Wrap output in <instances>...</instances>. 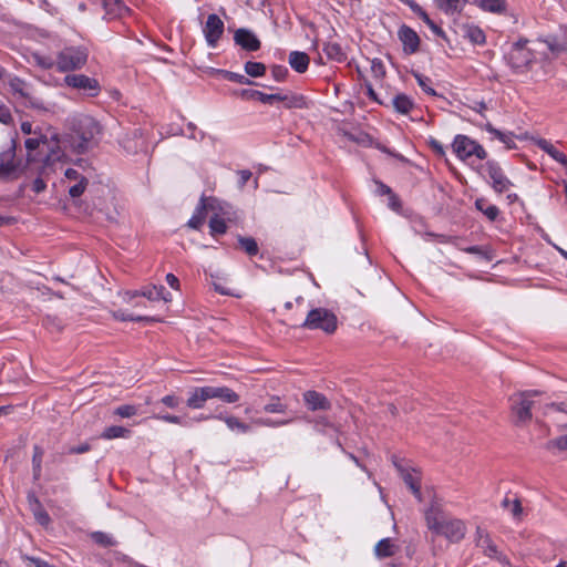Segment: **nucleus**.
Masks as SVG:
<instances>
[{
    "mask_svg": "<svg viewBox=\"0 0 567 567\" xmlns=\"http://www.w3.org/2000/svg\"><path fill=\"white\" fill-rule=\"evenodd\" d=\"M475 542L476 546L482 549L486 557L496 559L504 567H509V560L505 555L498 551L496 544L486 529L482 527L476 528Z\"/></svg>",
    "mask_w": 567,
    "mask_h": 567,
    "instance_id": "6e6552de",
    "label": "nucleus"
},
{
    "mask_svg": "<svg viewBox=\"0 0 567 567\" xmlns=\"http://www.w3.org/2000/svg\"><path fill=\"white\" fill-rule=\"evenodd\" d=\"M214 72L217 74H220L224 79H226L230 82H235V83H239V84H248V85L255 84L251 80H249L244 74L235 73L231 71H227V70H214Z\"/></svg>",
    "mask_w": 567,
    "mask_h": 567,
    "instance_id": "ea45409f",
    "label": "nucleus"
},
{
    "mask_svg": "<svg viewBox=\"0 0 567 567\" xmlns=\"http://www.w3.org/2000/svg\"><path fill=\"white\" fill-rule=\"evenodd\" d=\"M219 420H224V422L226 423L227 427L231 431H237V432H240V433H247L249 432L250 430V426L244 422H241L238 417L236 416H217Z\"/></svg>",
    "mask_w": 567,
    "mask_h": 567,
    "instance_id": "58836bf2",
    "label": "nucleus"
},
{
    "mask_svg": "<svg viewBox=\"0 0 567 567\" xmlns=\"http://www.w3.org/2000/svg\"><path fill=\"white\" fill-rule=\"evenodd\" d=\"M16 141L12 138L10 145L0 152V181H14L21 175V161L17 158Z\"/></svg>",
    "mask_w": 567,
    "mask_h": 567,
    "instance_id": "423d86ee",
    "label": "nucleus"
},
{
    "mask_svg": "<svg viewBox=\"0 0 567 567\" xmlns=\"http://www.w3.org/2000/svg\"><path fill=\"white\" fill-rule=\"evenodd\" d=\"M452 148L461 161H465L472 156H476L478 159H485L487 157V152L481 144L463 134H458L454 137Z\"/></svg>",
    "mask_w": 567,
    "mask_h": 567,
    "instance_id": "0eeeda50",
    "label": "nucleus"
},
{
    "mask_svg": "<svg viewBox=\"0 0 567 567\" xmlns=\"http://www.w3.org/2000/svg\"><path fill=\"white\" fill-rule=\"evenodd\" d=\"M371 72L373 76L379 80L385 76V66L380 59L371 60Z\"/></svg>",
    "mask_w": 567,
    "mask_h": 567,
    "instance_id": "603ef678",
    "label": "nucleus"
},
{
    "mask_svg": "<svg viewBox=\"0 0 567 567\" xmlns=\"http://www.w3.org/2000/svg\"><path fill=\"white\" fill-rule=\"evenodd\" d=\"M287 405L281 403L278 396H272L270 402L264 406V411L267 413H285Z\"/></svg>",
    "mask_w": 567,
    "mask_h": 567,
    "instance_id": "de8ad7c7",
    "label": "nucleus"
},
{
    "mask_svg": "<svg viewBox=\"0 0 567 567\" xmlns=\"http://www.w3.org/2000/svg\"><path fill=\"white\" fill-rule=\"evenodd\" d=\"M137 413V409L135 405L123 404L115 409L114 414L121 417H131Z\"/></svg>",
    "mask_w": 567,
    "mask_h": 567,
    "instance_id": "864d4df0",
    "label": "nucleus"
},
{
    "mask_svg": "<svg viewBox=\"0 0 567 567\" xmlns=\"http://www.w3.org/2000/svg\"><path fill=\"white\" fill-rule=\"evenodd\" d=\"M95 2L104 9L103 19L106 21L122 19L131 11L123 0H95Z\"/></svg>",
    "mask_w": 567,
    "mask_h": 567,
    "instance_id": "4468645a",
    "label": "nucleus"
},
{
    "mask_svg": "<svg viewBox=\"0 0 567 567\" xmlns=\"http://www.w3.org/2000/svg\"><path fill=\"white\" fill-rule=\"evenodd\" d=\"M212 399L210 385L196 386L188 392L186 405L193 410H199L205 406V403Z\"/></svg>",
    "mask_w": 567,
    "mask_h": 567,
    "instance_id": "a211bd4d",
    "label": "nucleus"
},
{
    "mask_svg": "<svg viewBox=\"0 0 567 567\" xmlns=\"http://www.w3.org/2000/svg\"><path fill=\"white\" fill-rule=\"evenodd\" d=\"M208 209L213 212L221 210V203L215 197H205L203 195L187 226L193 229H200L206 220Z\"/></svg>",
    "mask_w": 567,
    "mask_h": 567,
    "instance_id": "1a4fd4ad",
    "label": "nucleus"
},
{
    "mask_svg": "<svg viewBox=\"0 0 567 567\" xmlns=\"http://www.w3.org/2000/svg\"><path fill=\"white\" fill-rule=\"evenodd\" d=\"M234 41L237 45H239L243 50L248 52H255L260 49V40L257 35L249 29L239 28L234 33Z\"/></svg>",
    "mask_w": 567,
    "mask_h": 567,
    "instance_id": "dca6fc26",
    "label": "nucleus"
},
{
    "mask_svg": "<svg viewBox=\"0 0 567 567\" xmlns=\"http://www.w3.org/2000/svg\"><path fill=\"white\" fill-rule=\"evenodd\" d=\"M432 31L435 35L442 38V39H446V34L445 32L443 31V29L441 27H439L430 17L429 14L425 12V13H422L421 17H419Z\"/></svg>",
    "mask_w": 567,
    "mask_h": 567,
    "instance_id": "8fccbe9b",
    "label": "nucleus"
},
{
    "mask_svg": "<svg viewBox=\"0 0 567 567\" xmlns=\"http://www.w3.org/2000/svg\"><path fill=\"white\" fill-rule=\"evenodd\" d=\"M228 205L221 204V210H214V215L209 219V234L212 236H218L226 234L228 227L226 224V220L230 221V218L228 217Z\"/></svg>",
    "mask_w": 567,
    "mask_h": 567,
    "instance_id": "f3484780",
    "label": "nucleus"
},
{
    "mask_svg": "<svg viewBox=\"0 0 567 567\" xmlns=\"http://www.w3.org/2000/svg\"><path fill=\"white\" fill-rule=\"evenodd\" d=\"M547 447L548 449L556 447L561 451H567V434L549 441L547 444Z\"/></svg>",
    "mask_w": 567,
    "mask_h": 567,
    "instance_id": "6e6d98bb",
    "label": "nucleus"
},
{
    "mask_svg": "<svg viewBox=\"0 0 567 567\" xmlns=\"http://www.w3.org/2000/svg\"><path fill=\"white\" fill-rule=\"evenodd\" d=\"M224 21L215 13L208 14L207 20L203 27V33L207 45L216 48L220 38L224 34Z\"/></svg>",
    "mask_w": 567,
    "mask_h": 567,
    "instance_id": "9b49d317",
    "label": "nucleus"
},
{
    "mask_svg": "<svg viewBox=\"0 0 567 567\" xmlns=\"http://www.w3.org/2000/svg\"><path fill=\"white\" fill-rule=\"evenodd\" d=\"M64 83L72 89L83 91L89 96H97L101 91L99 81L85 74H66Z\"/></svg>",
    "mask_w": 567,
    "mask_h": 567,
    "instance_id": "9d476101",
    "label": "nucleus"
},
{
    "mask_svg": "<svg viewBox=\"0 0 567 567\" xmlns=\"http://www.w3.org/2000/svg\"><path fill=\"white\" fill-rule=\"evenodd\" d=\"M413 76L415 78L417 84L422 87V90L426 94L432 95V96L436 95L435 90L431 86L432 81L430 78L424 76L423 74H421L419 72H413Z\"/></svg>",
    "mask_w": 567,
    "mask_h": 567,
    "instance_id": "49530a36",
    "label": "nucleus"
},
{
    "mask_svg": "<svg viewBox=\"0 0 567 567\" xmlns=\"http://www.w3.org/2000/svg\"><path fill=\"white\" fill-rule=\"evenodd\" d=\"M475 206L492 221H494L499 215L498 207L495 205H487V202L484 198L476 199Z\"/></svg>",
    "mask_w": 567,
    "mask_h": 567,
    "instance_id": "e433bc0d",
    "label": "nucleus"
},
{
    "mask_svg": "<svg viewBox=\"0 0 567 567\" xmlns=\"http://www.w3.org/2000/svg\"><path fill=\"white\" fill-rule=\"evenodd\" d=\"M237 240L239 248L244 250L249 257L258 255L259 247L255 238L238 235Z\"/></svg>",
    "mask_w": 567,
    "mask_h": 567,
    "instance_id": "473e14b6",
    "label": "nucleus"
},
{
    "mask_svg": "<svg viewBox=\"0 0 567 567\" xmlns=\"http://www.w3.org/2000/svg\"><path fill=\"white\" fill-rule=\"evenodd\" d=\"M45 187H47L45 182L40 177L35 178L32 183V190L35 194L42 193L45 189Z\"/></svg>",
    "mask_w": 567,
    "mask_h": 567,
    "instance_id": "338daca9",
    "label": "nucleus"
},
{
    "mask_svg": "<svg viewBox=\"0 0 567 567\" xmlns=\"http://www.w3.org/2000/svg\"><path fill=\"white\" fill-rule=\"evenodd\" d=\"M271 74L276 81L282 82L288 74V69L284 65H274L271 68Z\"/></svg>",
    "mask_w": 567,
    "mask_h": 567,
    "instance_id": "4d7b16f0",
    "label": "nucleus"
},
{
    "mask_svg": "<svg viewBox=\"0 0 567 567\" xmlns=\"http://www.w3.org/2000/svg\"><path fill=\"white\" fill-rule=\"evenodd\" d=\"M309 61V56L305 52L292 51L289 54V64L298 73H303L307 71Z\"/></svg>",
    "mask_w": 567,
    "mask_h": 567,
    "instance_id": "bb28decb",
    "label": "nucleus"
},
{
    "mask_svg": "<svg viewBox=\"0 0 567 567\" xmlns=\"http://www.w3.org/2000/svg\"><path fill=\"white\" fill-rule=\"evenodd\" d=\"M323 52L328 56V59L333 60L336 62H343L347 60V55L343 52L341 45L337 42H327L323 45Z\"/></svg>",
    "mask_w": 567,
    "mask_h": 567,
    "instance_id": "2f4dec72",
    "label": "nucleus"
},
{
    "mask_svg": "<svg viewBox=\"0 0 567 567\" xmlns=\"http://www.w3.org/2000/svg\"><path fill=\"white\" fill-rule=\"evenodd\" d=\"M235 94L239 96L241 100L245 101H251V100H258L264 104H272V96H267V93L257 91V90H250V89H243L239 91H236Z\"/></svg>",
    "mask_w": 567,
    "mask_h": 567,
    "instance_id": "cd10ccee",
    "label": "nucleus"
},
{
    "mask_svg": "<svg viewBox=\"0 0 567 567\" xmlns=\"http://www.w3.org/2000/svg\"><path fill=\"white\" fill-rule=\"evenodd\" d=\"M245 72L251 78L262 76L266 73V65L261 62L248 61L245 63Z\"/></svg>",
    "mask_w": 567,
    "mask_h": 567,
    "instance_id": "c03bdc74",
    "label": "nucleus"
},
{
    "mask_svg": "<svg viewBox=\"0 0 567 567\" xmlns=\"http://www.w3.org/2000/svg\"><path fill=\"white\" fill-rule=\"evenodd\" d=\"M405 4L410 7V9L417 16L421 17L422 13H425L423 8L416 3L414 0H402Z\"/></svg>",
    "mask_w": 567,
    "mask_h": 567,
    "instance_id": "0e129e2a",
    "label": "nucleus"
},
{
    "mask_svg": "<svg viewBox=\"0 0 567 567\" xmlns=\"http://www.w3.org/2000/svg\"><path fill=\"white\" fill-rule=\"evenodd\" d=\"M484 128L488 133L493 134L496 138H498L502 143H504L508 150L516 147V144L513 140V135L511 133L506 134V133L495 128L491 123H486Z\"/></svg>",
    "mask_w": 567,
    "mask_h": 567,
    "instance_id": "f704fd0d",
    "label": "nucleus"
},
{
    "mask_svg": "<svg viewBox=\"0 0 567 567\" xmlns=\"http://www.w3.org/2000/svg\"><path fill=\"white\" fill-rule=\"evenodd\" d=\"M377 194L380 196H392V189L380 181H375Z\"/></svg>",
    "mask_w": 567,
    "mask_h": 567,
    "instance_id": "e2e57ef3",
    "label": "nucleus"
},
{
    "mask_svg": "<svg viewBox=\"0 0 567 567\" xmlns=\"http://www.w3.org/2000/svg\"><path fill=\"white\" fill-rule=\"evenodd\" d=\"M102 134L101 124L89 115H81L72 125L71 145L75 153L84 154L97 144Z\"/></svg>",
    "mask_w": 567,
    "mask_h": 567,
    "instance_id": "f03ea898",
    "label": "nucleus"
},
{
    "mask_svg": "<svg viewBox=\"0 0 567 567\" xmlns=\"http://www.w3.org/2000/svg\"><path fill=\"white\" fill-rule=\"evenodd\" d=\"M158 419H161L164 422L172 423V424H179V425H187V422L184 420V417L173 414H164L159 415Z\"/></svg>",
    "mask_w": 567,
    "mask_h": 567,
    "instance_id": "bf43d9fd",
    "label": "nucleus"
},
{
    "mask_svg": "<svg viewBox=\"0 0 567 567\" xmlns=\"http://www.w3.org/2000/svg\"><path fill=\"white\" fill-rule=\"evenodd\" d=\"M9 86L14 94L20 95L21 97L28 96L27 83L22 79H20L18 76L10 78Z\"/></svg>",
    "mask_w": 567,
    "mask_h": 567,
    "instance_id": "a18cd8bd",
    "label": "nucleus"
},
{
    "mask_svg": "<svg viewBox=\"0 0 567 567\" xmlns=\"http://www.w3.org/2000/svg\"><path fill=\"white\" fill-rule=\"evenodd\" d=\"M392 104L394 110L401 114H409L414 107L413 100L403 93L396 94L392 100Z\"/></svg>",
    "mask_w": 567,
    "mask_h": 567,
    "instance_id": "c756f323",
    "label": "nucleus"
},
{
    "mask_svg": "<svg viewBox=\"0 0 567 567\" xmlns=\"http://www.w3.org/2000/svg\"><path fill=\"white\" fill-rule=\"evenodd\" d=\"M502 507L505 508V509H509L513 517L515 519H520L522 518V515H523V507H522V503L518 498H515L514 501H511L508 497H505L503 501H502Z\"/></svg>",
    "mask_w": 567,
    "mask_h": 567,
    "instance_id": "a19ab883",
    "label": "nucleus"
},
{
    "mask_svg": "<svg viewBox=\"0 0 567 567\" xmlns=\"http://www.w3.org/2000/svg\"><path fill=\"white\" fill-rule=\"evenodd\" d=\"M28 503L37 523L43 527H48L51 523V517L42 506L39 498L34 494H29Z\"/></svg>",
    "mask_w": 567,
    "mask_h": 567,
    "instance_id": "aec40b11",
    "label": "nucleus"
},
{
    "mask_svg": "<svg viewBox=\"0 0 567 567\" xmlns=\"http://www.w3.org/2000/svg\"><path fill=\"white\" fill-rule=\"evenodd\" d=\"M32 61L35 65L40 66L43 70H51L53 68L56 69V58L53 59L49 55H43L40 53L32 54Z\"/></svg>",
    "mask_w": 567,
    "mask_h": 567,
    "instance_id": "79ce46f5",
    "label": "nucleus"
},
{
    "mask_svg": "<svg viewBox=\"0 0 567 567\" xmlns=\"http://www.w3.org/2000/svg\"><path fill=\"white\" fill-rule=\"evenodd\" d=\"M538 391H524L515 393L509 398L511 410L516 425H523L532 420L533 401L530 398L537 395Z\"/></svg>",
    "mask_w": 567,
    "mask_h": 567,
    "instance_id": "39448f33",
    "label": "nucleus"
},
{
    "mask_svg": "<svg viewBox=\"0 0 567 567\" xmlns=\"http://www.w3.org/2000/svg\"><path fill=\"white\" fill-rule=\"evenodd\" d=\"M303 400L311 411H327L331 409V403L328 398L313 390L306 391L303 393Z\"/></svg>",
    "mask_w": 567,
    "mask_h": 567,
    "instance_id": "6ab92c4d",
    "label": "nucleus"
},
{
    "mask_svg": "<svg viewBox=\"0 0 567 567\" xmlns=\"http://www.w3.org/2000/svg\"><path fill=\"white\" fill-rule=\"evenodd\" d=\"M135 295L145 297L151 301L164 300L167 302L171 300V293L165 291L164 286L144 287L140 292H135Z\"/></svg>",
    "mask_w": 567,
    "mask_h": 567,
    "instance_id": "5701e85b",
    "label": "nucleus"
},
{
    "mask_svg": "<svg viewBox=\"0 0 567 567\" xmlns=\"http://www.w3.org/2000/svg\"><path fill=\"white\" fill-rule=\"evenodd\" d=\"M430 145H431V148L440 156H443L445 154V151H444V147L443 145L436 141V140H432L430 142Z\"/></svg>",
    "mask_w": 567,
    "mask_h": 567,
    "instance_id": "774afa93",
    "label": "nucleus"
},
{
    "mask_svg": "<svg viewBox=\"0 0 567 567\" xmlns=\"http://www.w3.org/2000/svg\"><path fill=\"white\" fill-rule=\"evenodd\" d=\"M131 434V430L118 426V425H112L106 427L103 433L101 434V437L105 440H113L118 437H128Z\"/></svg>",
    "mask_w": 567,
    "mask_h": 567,
    "instance_id": "4c0bfd02",
    "label": "nucleus"
},
{
    "mask_svg": "<svg viewBox=\"0 0 567 567\" xmlns=\"http://www.w3.org/2000/svg\"><path fill=\"white\" fill-rule=\"evenodd\" d=\"M399 547L393 543L391 538H383L374 546V555L378 558H386L393 556L398 551Z\"/></svg>",
    "mask_w": 567,
    "mask_h": 567,
    "instance_id": "a878e982",
    "label": "nucleus"
},
{
    "mask_svg": "<svg viewBox=\"0 0 567 567\" xmlns=\"http://www.w3.org/2000/svg\"><path fill=\"white\" fill-rule=\"evenodd\" d=\"M475 3L485 11L502 13L506 10L505 0H474Z\"/></svg>",
    "mask_w": 567,
    "mask_h": 567,
    "instance_id": "72a5a7b5",
    "label": "nucleus"
},
{
    "mask_svg": "<svg viewBox=\"0 0 567 567\" xmlns=\"http://www.w3.org/2000/svg\"><path fill=\"white\" fill-rule=\"evenodd\" d=\"M427 528L437 536L445 537L451 543H460L466 534L463 520L451 517L439 501H432L424 513Z\"/></svg>",
    "mask_w": 567,
    "mask_h": 567,
    "instance_id": "f257e3e1",
    "label": "nucleus"
},
{
    "mask_svg": "<svg viewBox=\"0 0 567 567\" xmlns=\"http://www.w3.org/2000/svg\"><path fill=\"white\" fill-rule=\"evenodd\" d=\"M43 449L39 445L33 446V455H32V467H39L42 465L43 457Z\"/></svg>",
    "mask_w": 567,
    "mask_h": 567,
    "instance_id": "13d9d810",
    "label": "nucleus"
},
{
    "mask_svg": "<svg viewBox=\"0 0 567 567\" xmlns=\"http://www.w3.org/2000/svg\"><path fill=\"white\" fill-rule=\"evenodd\" d=\"M92 538L96 544L103 547H112L116 545V542L110 535L103 532L93 533Z\"/></svg>",
    "mask_w": 567,
    "mask_h": 567,
    "instance_id": "09e8293b",
    "label": "nucleus"
},
{
    "mask_svg": "<svg viewBox=\"0 0 567 567\" xmlns=\"http://www.w3.org/2000/svg\"><path fill=\"white\" fill-rule=\"evenodd\" d=\"M398 38L402 42L403 52L405 54H414L420 49V37L409 25L402 24L398 31Z\"/></svg>",
    "mask_w": 567,
    "mask_h": 567,
    "instance_id": "2eb2a0df",
    "label": "nucleus"
},
{
    "mask_svg": "<svg viewBox=\"0 0 567 567\" xmlns=\"http://www.w3.org/2000/svg\"><path fill=\"white\" fill-rule=\"evenodd\" d=\"M483 167L485 168L487 176L492 181V187L496 193H505L513 185L512 182L504 175L497 162L487 161Z\"/></svg>",
    "mask_w": 567,
    "mask_h": 567,
    "instance_id": "f8f14e48",
    "label": "nucleus"
},
{
    "mask_svg": "<svg viewBox=\"0 0 567 567\" xmlns=\"http://www.w3.org/2000/svg\"><path fill=\"white\" fill-rule=\"evenodd\" d=\"M212 399H218L225 403H236L239 400V395L228 386H212L210 385Z\"/></svg>",
    "mask_w": 567,
    "mask_h": 567,
    "instance_id": "393cba45",
    "label": "nucleus"
},
{
    "mask_svg": "<svg viewBox=\"0 0 567 567\" xmlns=\"http://www.w3.org/2000/svg\"><path fill=\"white\" fill-rule=\"evenodd\" d=\"M0 123L4 125H9L13 123V116L11 114L10 109L0 101Z\"/></svg>",
    "mask_w": 567,
    "mask_h": 567,
    "instance_id": "5fc2aeb1",
    "label": "nucleus"
},
{
    "mask_svg": "<svg viewBox=\"0 0 567 567\" xmlns=\"http://www.w3.org/2000/svg\"><path fill=\"white\" fill-rule=\"evenodd\" d=\"M89 59V51L85 47H65L56 54V71L69 73L81 70Z\"/></svg>",
    "mask_w": 567,
    "mask_h": 567,
    "instance_id": "7ed1b4c3",
    "label": "nucleus"
},
{
    "mask_svg": "<svg viewBox=\"0 0 567 567\" xmlns=\"http://www.w3.org/2000/svg\"><path fill=\"white\" fill-rule=\"evenodd\" d=\"M87 186V179L85 177H81L73 186L70 187L69 194L71 197L76 198L80 197Z\"/></svg>",
    "mask_w": 567,
    "mask_h": 567,
    "instance_id": "3c124183",
    "label": "nucleus"
},
{
    "mask_svg": "<svg viewBox=\"0 0 567 567\" xmlns=\"http://www.w3.org/2000/svg\"><path fill=\"white\" fill-rule=\"evenodd\" d=\"M161 402L167 408L175 409L179 405L181 399L176 395L169 394L162 398Z\"/></svg>",
    "mask_w": 567,
    "mask_h": 567,
    "instance_id": "052dcab7",
    "label": "nucleus"
},
{
    "mask_svg": "<svg viewBox=\"0 0 567 567\" xmlns=\"http://www.w3.org/2000/svg\"><path fill=\"white\" fill-rule=\"evenodd\" d=\"M535 144L567 169V156L557 150L549 141L545 138H538L535 141Z\"/></svg>",
    "mask_w": 567,
    "mask_h": 567,
    "instance_id": "4be33fe9",
    "label": "nucleus"
},
{
    "mask_svg": "<svg viewBox=\"0 0 567 567\" xmlns=\"http://www.w3.org/2000/svg\"><path fill=\"white\" fill-rule=\"evenodd\" d=\"M398 470L401 472L402 478L404 483L410 487L413 495L421 501V488H420V480L413 473L403 470L401 466L396 465Z\"/></svg>",
    "mask_w": 567,
    "mask_h": 567,
    "instance_id": "c85d7f7f",
    "label": "nucleus"
},
{
    "mask_svg": "<svg viewBox=\"0 0 567 567\" xmlns=\"http://www.w3.org/2000/svg\"><path fill=\"white\" fill-rule=\"evenodd\" d=\"M114 318L120 321H135V322H153L156 321L155 318L148 316H134L132 313H126L122 310H117L114 312Z\"/></svg>",
    "mask_w": 567,
    "mask_h": 567,
    "instance_id": "37998d69",
    "label": "nucleus"
},
{
    "mask_svg": "<svg viewBox=\"0 0 567 567\" xmlns=\"http://www.w3.org/2000/svg\"><path fill=\"white\" fill-rule=\"evenodd\" d=\"M439 9L446 14L460 13L465 7L467 0H435Z\"/></svg>",
    "mask_w": 567,
    "mask_h": 567,
    "instance_id": "7c9ffc66",
    "label": "nucleus"
},
{
    "mask_svg": "<svg viewBox=\"0 0 567 567\" xmlns=\"http://www.w3.org/2000/svg\"><path fill=\"white\" fill-rule=\"evenodd\" d=\"M527 40H519L513 44V48L509 52V59H514L516 54H523L524 60L519 62H515V69L522 70L529 65L533 61V53L526 49Z\"/></svg>",
    "mask_w": 567,
    "mask_h": 567,
    "instance_id": "412c9836",
    "label": "nucleus"
},
{
    "mask_svg": "<svg viewBox=\"0 0 567 567\" xmlns=\"http://www.w3.org/2000/svg\"><path fill=\"white\" fill-rule=\"evenodd\" d=\"M91 450V445L89 443H82L78 446H73L69 450V454H83Z\"/></svg>",
    "mask_w": 567,
    "mask_h": 567,
    "instance_id": "69168bd1",
    "label": "nucleus"
},
{
    "mask_svg": "<svg viewBox=\"0 0 567 567\" xmlns=\"http://www.w3.org/2000/svg\"><path fill=\"white\" fill-rule=\"evenodd\" d=\"M300 327L308 330H321L331 334L338 328V318L329 309L315 308L308 312Z\"/></svg>",
    "mask_w": 567,
    "mask_h": 567,
    "instance_id": "20e7f679",
    "label": "nucleus"
},
{
    "mask_svg": "<svg viewBox=\"0 0 567 567\" xmlns=\"http://www.w3.org/2000/svg\"><path fill=\"white\" fill-rule=\"evenodd\" d=\"M464 37L474 44H483L485 42V34L483 30L476 25H464Z\"/></svg>",
    "mask_w": 567,
    "mask_h": 567,
    "instance_id": "c9c22d12",
    "label": "nucleus"
},
{
    "mask_svg": "<svg viewBox=\"0 0 567 567\" xmlns=\"http://www.w3.org/2000/svg\"><path fill=\"white\" fill-rule=\"evenodd\" d=\"M543 42L555 56L563 52H567V31H565L561 37H547Z\"/></svg>",
    "mask_w": 567,
    "mask_h": 567,
    "instance_id": "b1692460",
    "label": "nucleus"
},
{
    "mask_svg": "<svg viewBox=\"0 0 567 567\" xmlns=\"http://www.w3.org/2000/svg\"><path fill=\"white\" fill-rule=\"evenodd\" d=\"M267 96L275 97V99H272V103L281 102V103H284V106L289 110H291V109L301 110V109L309 107V102H308L307 97L302 94H298L295 92H290V91L278 92L275 94H267Z\"/></svg>",
    "mask_w": 567,
    "mask_h": 567,
    "instance_id": "ddd939ff",
    "label": "nucleus"
},
{
    "mask_svg": "<svg viewBox=\"0 0 567 567\" xmlns=\"http://www.w3.org/2000/svg\"><path fill=\"white\" fill-rule=\"evenodd\" d=\"M45 142V138L42 140V138H38V137H30V138H27L25 140V148L28 151H34L37 150L41 143H44Z\"/></svg>",
    "mask_w": 567,
    "mask_h": 567,
    "instance_id": "680f3d73",
    "label": "nucleus"
}]
</instances>
